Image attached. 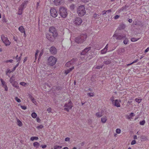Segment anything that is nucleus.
<instances>
[{"instance_id":"864d4df0","label":"nucleus","mask_w":149,"mask_h":149,"mask_svg":"<svg viewBox=\"0 0 149 149\" xmlns=\"http://www.w3.org/2000/svg\"><path fill=\"white\" fill-rule=\"evenodd\" d=\"M116 132L118 134H120L121 132V130L119 129H117L116 130Z\"/></svg>"},{"instance_id":"3c124183","label":"nucleus","mask_w":149,"mask_h":149,"mask_svg":"<svg viewBox=\"0 0 149 149\" xmlns=\"http://www.w3.org/2000/svg\"><path fill=\"white\" fill-rule=\"evenodd\" d=\"M22 10L19 9L18 11V14L20 15H21L22 14Z\"/></svg>"},{"instance_id":"a18cd8bd","label":"nucleus","mask_w":149,"mask_h":149,"mask_svg":"<svg viewBox=\"0 0 149 149\" xmlns=\"http://www.w3.org/2000/svg\"><path fill=\"white\" fill-rule=\"evenodd\" d=\"M17 57H18V55H17L16 56V59L17 60V61L19 62V61L21 60V56H20L18 58H17Z\"/></svg>"},{"instance_id":"bf43d9fd","label":"nucleus","mask_w":149,"mask_h":149,"mask_svg":"<svg viewBox=\"0 0 149 149\" xmlns=\"http://www.w3.org/2000/svg\"><path fill=\"white\" fill-rule=\"evenodd\" d=\"M98 16V15L96 13H95L93 15V17L95 18H96L97 17V16Z\"/></svg>"},{"instance_id":"cd10ccee","label":"nucleus","mask_w":149,"mask_h":149,"mask_svg":"<svg viewBox=\"0 0 149 149\" xmlns=\"http://www.w3.org/2000/svg\"><path fill=\"white\" fill-rule=\"evenodd\" d=\"M12 71H11L9 69H7L6 71V74L9 77H10L9 74L10 73L13 72Z\"/></svg>"},{"instance_id":"c9c22d12","label":"nucleus","mask_w":149,"mask_h":149,"mask_svg":"<svg viewBox=\"0 0 149 149\" xmlns=\"http://www.w3.org/2000/svg\"><path fill=\"white\" fill-rule=\"evenodd\" d=\"M135 100L136 102L138 103H139L142 101V99L136 98Z\"/></svg>"},{"instance_id":"052dcab7","label":"nucleus","mask_w":149,"mask_h":149,"mask_svg":"<svg viewBox=\"0 0 149 149\" xmlns=\"http://www.w3.org/2000/svg\"><path fill=\"white\" fill-rule=\"evenodd\" d=\"M47 146L46 145H42L41 146V147L42 148H45Z\"/></svg>"},{"instance_id":"c03bdc74","label":"nucleus","mask_w":149,"mask_h":149,"mask_svg":"<svg viewBox=\"0 0 149 149\" xmlns=\"http://www.w3.org/2000/svg\"><path fill=\"white\" fill-rule=\"evenodd\" d=\"M128 40L127 38H125V39L123 41V43L125 45L128 43Z\"/></svg>"},{"instance_id":"ea45409f","label":"nucleus","mask_w":149,"mask_h":149,"mask_svg":"<svg viewBox=\"0 0 149 149\" xmlns=\"http://www.w3.org/2000/svg\"><path fill=\"white\" fill-rule=\"evenodd\" d=\"M39 52V51L38 50H37L36 51V52L35 55V59L36 60L37 58V57H38V54Z\"/></svg>"},{"instance_id":"4468645a","label":"nucleus","mask_w":149,"mask_h":149,"mask_svg":"<svg viewBox=\"0 0 149 149\" xmlns=\"http://www.w3.org/2000/svg\"><path fill=\"white\" fill-rule=\"evenodd\" d=\"M121 101L120 100L116 99L113 102L112 104L116 107H118L120 106V103L121 102Z\"/></svg>"},{"instance_id":"4d7b16f0","label":"nucleus","mask_w":149,"mask_h":149,"mask_svg":"<svg viewBox=\"0 0 149 149\" xmlns=\"http://www.w3.org/2000/svg\"><path fill=\"white\" fill-rule=\"evenodd\" d=\"M51 110H52V109L50 107L49 108L47 109V111L49 113L51 112Z\"/></svg>"},{"instance_id":"f03ea898","label":"nucleus","mask_w":149,"mask_h":149,"mask_svg":"<svg viewBox=\"0 0 149 149\" xmlns=\"http://www.w3.org/2000/svg\"><path fill=\"white\" fill-rule=\"evenodd\" d=\"M77 13L80 16H84L86 13V11L84 5L79 6L77 8Z\"/></svg>"},{"instance_id":"393cba45","label":"nucleus","mask_w":149,"mask_h":149,"mask_svg":"<svg viewBox=\"0 0 149 149\" xmlns=\"http://www.w3.org/2000/svg\"><path fill=\"white\" fill-rule=\"evenodd\" d=\"M29 97L30 99L31 100L32 102L34 103L35 105H36V102L35 101V99L31 95H29Z\"/></svg>"},{"instance_id":"58836bf2","label":"nucleus","mask_w":149,"mask_h":149,"mask_svg":"<svg viewBox=\"0 0 149 149\" xmlns=\"http://www.w3.org/2000/svg\"><path fill=\"white\" fill-rule=\"evenodd\" d=\"M15 100L18 103H20L21 102V100L20 99H19L17 97H15Z\"/></svg>"},{"instance_id":"680f3d73","label":"nucleus","mask_w":149,"mask_h":149,"mask_svg":"<svg viewBox=\"0 0 149 149\" xmlns=\"http://www.w3.org/2000/svg\"><path fill=\"white\" fill-rule=\"evenodd\" d=\"M102 68V66H97L95 68H96L97 69H100V68Z\"/></svg>"},{"instance_id":"338daca9","label":"nucleus","mask_w":149,"mask_h":149,"mask_svg":"<svg viewBox=\"0 0 149 149\" xmlns=\"http://www.w3.org/2000/svg\"><path fill=\"white\" fill-rule=\"evenodd\" d=\"M27 59V57H25L24 59V60L23 61V63H25V62L26 61Z\"/></svg>"},{"instance_id":"a211bd4d","label":"nucleus","mask_w":149,"mask_h":149,"mask_svg":"<svg viewBox=\"0 0 149 149\" xmlns=\"http://www.w3.org/2000/svg\"><path fill=\"white\" fill-rule=\"evenodd\" d=\"M108 44L101 51V52L102 54H105L107 51Z\"/></svg>"},{"instance_id":"c756f323","label":"nucleus","mask_w":149,"mask_h":149,"mask_svg":"<svg viewBox=\"0 0 149 149\" xmlns=\"http://www.w3.org/2000/svg\"><path fill=\"white\" fill-rule=\"evenodd\" d=\"M96 116L98 117H100L102 116V112H100L96 113Z\"/></svg>"},{"instance_id":"aec40b11","label":"nucleus","mask_w":149,"mask_h":149,"mask_svg":"<svg viewBox=\"0 0 149 149\" xmlns=\"http://www.w3.org/2000/svg\"><path fill=\"white\" fill-rule=\"evenodd\" d=\"M62 0H54V3L56 6L60 5L61 4Z\"/></svg>"},{"instance_id":"6ab92c4d","label":"nucleus","mask_w":149,"mask_h":149,"mask_svg":"<svg viewBox=\"0 0 149 149\" xmlns=\"http://www.w3.org/2000/svg\"><path fill=\"white\" fill-rule=\"evenodd\" d=\"M134 116V113H131L129 115H127L126 118L127 119H129L131 120V119L132 118V117Z\"/></svg>"},{"instance_id":"2eb2a0df","label":"nucleus","mask_w":149,"mask_h":149,"mask_svg":"<svg viewBox=\"0 0 149 149\" xmlns=\"http://www.w3.org/2000/svg\"><path fill=\"white\" fill-rule=\"evenodd\" d=\"M9 81L14 87L16 88L18 87V83L15 80H13L12 77L10 78Z\"/></svg>"},{"instance_id":"e433bc0d","label":"nucleus","mask_w":149,"mask_h":149,"mask_svg":"<svg viewBox=\"0 0 149 149\" xmlns=\"http://www.w3.org/2000/svg\"><path fill=\"white\" fill-rule=\"evenodd\" d=\"M31 116L33 118H35L37 116V114L36 113L34 112L31 114Z\"/></svg>"},{"instance_id":"09e8293b","label":"nucleus","mask_w":149,"mask_h":149,"mask_svg":"<svg viewBox=\"0 0 149 149\" xmlns=\"http://www.w3.org/2000/svg\"><path fill=\"white\" fill-rule=\"evenodd\" d=\"M20 84L21 85L23 86H25V85H26V83L23 82H22L20 83Z\"/></svg>"},{"instance_id":"f257e3e1","label":"nucleus","mask_w":149,"mask_h":149,"mask_svg":"<svg viewBox=\"0 0 149 149\" xmlns=\"http://www.w3.org/2000/svg\"><path fill=\"white\" fill-rule=\"evenodd\" d=\"M91 49V47H89L86 48L81 53V59L83 61L81 63H83L91 59L93 57L92 54L91 52H88Z\"/></svg>"},{"instance_id":"774afa93","label":"nucleus","mask_w":149,"mask_h":149,"mask_svg":"<svg viewBox=\"0 0 149 149\" xmlns=\"http://www.w3.org/2000/svg\"><path fill=\"white\" fill-rule=\"evenodd\" d=\"M69 140H70V139L69 138H68V137H67L65 139V141H69Z\"/></svg>"},{"instance_id":"7ed1b4c3","label":"nucleus","mask_w":149,"mask_h":149,"mask_svg":"<svg viewBox=\"0 0 149 149\" xmlns=\"http://www.w3.org/2000/svg\"><path fill=\"white\" fill-rule=\"evenodd\" d=\"M87 37L86 34H82L75 38V41L77 43H82L84 41Z\"/></svg>"},{"instance_id":"79ce46f5","label":"nucleus","mask_w":149,"mask_h":149,"mask_svg":"<svg viewBox=\"0 0 149 149\" xmlns=\"http://www.w3.org/2000/svg\"><path fill=\"white\" fill-rule=\"evenodd\" d=\"M87 95L90 97H93L94 95V93H88Z\"/></svg>"},{"instance_id":"a19ab883","label":"nucleus","mask_w":149,"mask_h":149,"mask_svg":"<svg viewBox=\"0 0 149 149\" xmlns=\"http://www.w3.org/2000/svg\"><path fill=\"white\" fill-rule=\"evenodd\" d=\"M2 21L3 22H7V20L6 19L5 16L2 17Z\"/></svg>"},{"instance_id":"f3484780","label":"nucleus","mask_w":149,"mask_h":149,"mask_svg":"<svg viewBox=\"0 0 149 149\" xmlns=\"http://www.w3.org/2000/svg\"><path fill=\"white\" fill-rule=\"evenodd\" d=\"M76 59H73L70 61H69L65 65V66L67 67H69L71 65H73L74 62L76 61Z\"/></svg>"},{"instance_id":"4be33fe9","label":"nucleus","mask_w":149,"mask_h":149,"mask_svg":"<svg viewBox=\"0 0 149 149\" xmlns=\"http://www.w3.org/2000/svg\"><path fill=\"white\" fill-rule=\"evenodd\" d=\"M18 30L22 33H24L25 31L24 29L23 26H21L19 27L18 28Z\"/></svg>"},{"instance_id":"72a5a7b5","label":"nucleus","mask_w":149,"mask_h":149,"mask_svg":"<svg viewBox=\"0 0 149 149\" xmlns=\"http://www.w3.org/2000/svg\"><path fill=\"white\" fill-rule=\"evenodd\" d=\"M18 106L21 107V108L24 110L26 109L27 108L26 107L25 105H21L20 104H18Z\"/></svg>"},{"instance_id":"6e6d98bb","label":"nucleus","mask_w":149,"mask_h":149,"mask_svg":"<svg viewBox=\"0 0 149 149\" xmlns=\"http://www.w3.org/2000/svg\"><path fill=\"white\" fill-rule=\"evenodd\" d=\"M119 17V15H116L114 17V19H118Z\"/></svg>"},{"instance_id":"49530a36","label":"nucleus","mask_w":149,"mask_h":149,"mask_svg":"<svg viewBox=\"0 0 149 149\" xmlns=\"http://www.w3.org/2000/svg\"><path fill=\"white\" fill-rule=\"evenodd\" d=\"M136 141L135 140H133L131 142V145H133L136 143Z\"/></svg>"},{"instance_id":"4c0bfd02","label":"nucleus","mask_w":149,"mask_h":149,"mask_svg":"<svg viewBox=\"0 0 149 149\" xmlns=\"http://www.w3.org/2000/svg\"><path fill=\"white\" fill-rule=\"evenodd\" d=\"M75 8V5L74 4H71L70 6V8L71 10H74Z\"/></svg>"},{"instance_id":"9b49d317","label":"nucleus","mask_w":149,"mask_h":149,"mask_svg":"<svg viewBox=\"0 0 149 149\" xmlns=\"http://www.w3.org/2000/svg\"><path fill=\"white\" fill-rule=\"evenodd\" d=\"M82 22V19L79 17L76 18L74 21V24L76 26L81 25Z\"/></svg>"},{"instance_id":"f704fd0d","label":"nucleus","mask_w":149,"mask_h":149,"mask_svg":"<svg viewBox=\"0 0 149 149\" xmlns=\"http://www.w3.org/2000/svg\"><path fill=\"white\" fill-rule=\"evenodd\" d=\"M89 0H77V1L79 2H83L84 3H86L88 2Z\"/></svg>"},{"instance_id":"f8f14e48","label":"nucleus","mask_w":149,"mask_h":149,"mask_svg":"<svg viewBox=\"0 0 149 149\" xmlns=\"http://www.w3.org/2000/svg\"><path fill=\"white\" fill-rule=\"evenodd\" d=\"M0 81L1 82V86L3 87L6 91H7L8 88L7 86L6 83L4 81V80L3 79L1 78Z\"/></svg>"},{"instance_id":"2f4dec72","label":"nucleus","mask_w":149,"mask_h":149,"mask_svg":"<svg viewBox=\"0 0 149 149\" xmlns=\"http://www.w3.org/2000/svg\"><path fill=\"white\" fill-rule=\"evenodd\" d=\"M38 138L36 136L32 137L30 139V140L32 141H33L34 140H38Z\"/></svg>"},{"instance_id":"603ef678","label":"nucleus","mask_w":149,"mask_h":149,"mask_svg":"<svg viewBox=\"0 0 149 149\" xmlns=\"http://www.w3.org/2000/svg\"><path fill=\"white\" fill-rule=\"evenodd\" d=\"M13 61V60L12 59H10L9 60H8L7 61H6V63H8V62L10 63H12Z\"/></svg>"},{"instance_id":"bb28decb","label":"nucleus","mask_w":149,"mask_h":149,"mask_svg":"<svg viewBox=\"0 0 149 149\" xmlns=\"http://www.w3.org/2000/svg\"><path fill=\"white\" fill-rule=\"evenodd\" d=\"M125 28V25L123 24H120L119 27L118 29L119 30L124 29Z\"/></svg>"},{"instance_id":"37998d69","label":"nucleus","mask_w":149,"mask_h":149,"mask_svg":"<svg viewBox=\"0 0 149 149\" xmlns=\"http://www.w3.org/2000/svg\"><path fill=\"white\" fill-rule=\"evenodd\" d=\"M146 122L145 120H143L142 121H140L139 122V124L141 125H144Z\"/></svg>"},{"instance_id":"423d86ee","label":"nucleus","mask_w":149,"mask_h":149,"mask_svg":"<svg viewBox=\"0 0 149 149\" xmlns=\"http://www.w3.org/2000/svg\"><path fill=\"white\" fill-rule=\"evenodd\" d=\"M73 106L72 103L70 100H69L68 102L66 103L64 105L65 107L64 110L69 111V110L71 109Z\"/></svg>"},{"instance_id":"dca6fc26","label":"nucleus","mask_w":149,"mask_h":149,"mask_svg":"<svg viewBox=\"0 0 149 149\" xmlns=\"http://www.w3.org/2000/svg\"><path fill=\"white\" fill-rule=\"evenodd\" d=\"M50 52L51 54H55L57 53V50L54 47H51L50 49Z\"/></svg>"},{"instance_id":"b1692460","label":"nucleus","mask_w":149,"mask_h":149,"mask_svg":"<svg viewBox=\"0 0 149 149\" xmlns=\"http://www.w3.org/2000/svg\"><path fill=\"white\" fill-rule=\"evenodd\" d=\"M17 125L19 127H21L22 126L23 124L22 122L19 120V119H17Z\"/></svg>"},{"instance_id":"ddd939ff","label":"nucleus","mask_w":149,"mask_h":149,"mask_svg":"<svg viewBox=\"0 0 149 149\" xmlns=\"http://www.w3.org/2000/svg\"><path fill=\"white\" fill-rule=\"evenodd\" d=\"M46 38L49 40L53 41L55 38L56 37H54L53 35L51 33H48L46 34Z\"/></svg>"},{"instance_id":"6e6552de","label":"nucleus","mask_w":149,"mask_h":149,"mask_svg":"<svg viewBox=\"0 0 149 149\" xmlns=\"http://www.w3.org/2000/svg\"><path fill=\"white\" fill-rule=\"evenodd\" d=\"M1 39L6 46H8L10 45V42L8 39V38L4 35H1Z\"/></svg>"},{"instance_id":"1a4fd4ad","label":"nucleus","mask_w":149,"mask_h":149,"mask_svg":"<svg viewBox=\"0 0 149 149\" xmlns=\"http://www.w3.org/2000/svg\"><path fill=\"white\" fill-rule=\"evenodd\" d=\"M50 15L53 17L55 18L57 17L58 13L57 10L55 8H52L50 10Z\"/></svg>"},{"instance_id":"412c9836","label":"nucleus","mask_w":149,"mask_h":149,"mask_svg":"<svg viewBox=\"0 0 149 149\" xmlns=\"http://www.w3.org/2000/svg\"><path fill=\"white\" fill-rule=\"evenodd\" d=\"M74 68V67H72L70 68L69 69H68L65 71V73L66 75L68 74L69 72H70L71 71H72L73 70Z\"/></svg>"},{"instance_id":"20e7f679","label":"nucleus","mask_w":149,"mask_h":149,"mask_svg":"<svg viewBox=\"0 0 149 149\" xmlns=\"http://www.w3.org/2000/svg\"><path fill=\"white\" fill-rule=\"evenodd\" d=\"M57 61L56 58L53 56H50L48 59L47 62L49 65L52 66L56 63Z\"/></svg>"},{"instance_id":"e2e57ef3","label":"nucleus","mask_w":149,"mask_h":149,"mask_svg":"<svg viewBox=\"0 0 149 149\" xmlns=\"http://www.w3.org/2000/svg\"><path fill=\"white\" fill-rule=\"evenodd\" d=\"M137 60H136L134 61V62H133L132 63H130V64H128L127 65H130L131 64H134L136 62H137Z\"/></svg>"},{"instance_id":"39448f33","label":"nucleus","mask_w":149,"mask_h":149,"mask_svg":"<svg viewBox=\"0 0 149 149\" xmlns=\"http://www.w3.org/2000/svg\"><path fill=\"white\" fill-rule=\"evenodd\" d=\"M59 13L61 17L65 18L67 15V9L65 8L62 7L59 9Z\"/></svg>"},{"instance_id":"c85d7f7f","label":"nucleus","mask_w":149,"mask_h":149,"mask_svg":"<svg viewBox=\"0 0 149 149\" xmlns=\"http://www.w3.org/2000/svg\"><path fill=\"white\" fill-rule=\"evenodd\" d=\"M33 145L34 147L38 148L40 144L39 143L36 142L33 143Z\"/></svg>"},{"instance_id":"13d9d810","label":"nucleus","mask_w":149,"mask_h":149,"mask_svg":"<svg viewBox=\"0 0 149 149\" xmlns=\"http://www.w3.org/2000/svg\"><path fill=\"white\" fill-rule=\"evenodd\" d=\"M36 121L38 123H40L41 120L38 117H37L36 118Z\"/></svg>"},{"instance_id":"0eeeda50","label":"nucleus","mask_w":149,"mask_h":149,"mask_svg":"<svg viewBox=\"0 0 149 149\" xmlns=\"http://www.w3.org/2000/svg\"><path fill=\"white\" fill-rule=\"evenodd\" d=\"M49 31L50 33L53 35L54 37H57L58 36V33L56 29L53 27H51L49 28Z\"/></svg>"},{"instance_id":"0e129e2a","label":"nucleus","mask_w":149,"mask_h":149,"mask_svg":"<svg viewBox=\"0 0 149 149\" xmlns=\"http://www.w3.org/2000/svg\"><path fill=\"white\" fill-rule=\"evenodd\" d=\"M149 50V47H147L145 51V53H146L147 52H148V51Z\"/></svg>"},{"instance_id":"9d476101","label":"nucleus","mask_w":149,"mask_h":149,"mask_svg":"<svg viewBox=\"0 0 149 149\" xmlns=\"http://www.w3.org/2000/svg\"><path fill=\"white\" fill-rule=\"evenodd\" d=\"M126 36L125 35H122L118 36V34L116 33V32H115V33L113 35V37L114 39H116L117 40H121L123 38H125Z\"/></svg>"},{"instance_id":"de8ad7c7","label":"nucleus","mask_w":149,"mask_h":149,"mask_svg":"<svg viewBox=\"0 0 149 149\" xmlns=\"http://www.w3.org/2000/svg\"><path fill=\"white\" fill-rule=\"evenodd\" d=\"M43 126L42 125H40L36 127V128L38 129H41L43 127Z\"/></svg>"},{"instance_id":"8fccbe9b","label":"nucleus","mask_w":149,"mask_h":149,"mask_svg":"<svg viewBox=\"0 0 149 149\" xmlns=\"http://www.w3.org/2000/svg\"><path fill=\"white\" fill-rule=\"evenodd\" d=\"M61 148V147L60 146H54V149H59V148Z\"/></svg>"},{"instance_id":"7c9ffc66","label":"nucleus","mask_w":149,"mask_h":149,"mask_svg":"<svg viewBox=\"0 0 149 149\" xmlns=\"http://www.w3.org/2000/svg\"><path fill=\"white\" fill-rule=\"evenodd\" d=\"M25 6V4L24 3H22V4L19 7V9L22 10L24 9V7Z\"/></svg>"},{"instance_id":"5701e85b","label":"nucleus","mask_w":149,"mask_h":149,"mask_svg":"<svg viewBox=\"0 0 149 149\" xmlns=\"http://www.w3.org/2000/svg\"><path fill=\"white\" fill-rule=\"evenodd\" d=\"M141 141H145L147 140L148 139L147 136L145 135L141 136Z\"/></svg>"},{"instance_id":"69168bd1","label":"nucleus","mask_w":149,"mask_h":149,"mask_svg":"<svg viewBox=\"0 0 149 149\" xmlns=\"http://www.w3.org/2000/svg\"><path fill=\"white\" fill-rule=\"evenodd\" d=\"M42 54H43V52H41L40 53V54L39 56V59L42 56Z\"/></svg>"},{"instance_id":"a878e982","label":"nucleus","mask_w":149,"mask_h":149,"mask_svg":"<svg viewBox=\"0 0 149 149\" xmlns=\"http://www.w3.org/2000/svg\"><path fill=\"white\" fill-rule=\"evenodd\" d=\"M101 120L102 123H105L107 121V117L106 116H103L101 118Z\"/></svg>"},{"instance_id":"5fc2aeb1","label":"nucleus","mask_w":149,"mask_h":149,"mask_svg":"<svg viewBox=\"0 0 149 149\" xmlns=\"http://www.w3.org/2000/svg\"><path fill=\"white\" fill-rule=\"evenodd\" d=\"M110 100L111 101L112 104L113 102L115 101L114 99V97H111L110 98Z\"/></svg>"},{"instance_id":"473e14b6","label":"nucleus","mask_w":149,"mask_h":149,"mask_svg":"<svg viewBox=\"0 0 149 149\" xmlns=\"http://www.w3.org/2000/svg\"><path fill=\"white\" fill-rule=\"evenodd\" d=\"M140 39V38H131V40L132 42H135L139 40Z\"/></svg>"}]
</instances>
